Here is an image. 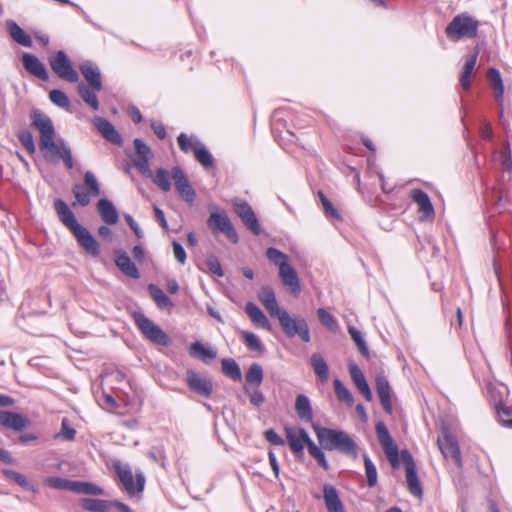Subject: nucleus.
I'll list each match as a JSON object with an SVG mask.
<instances>
[{
    "label": "nucleus",
    "mask_w": 512,
    "mask_h": 512,
    "mask_svg": "<svg viewBox=\"0 0 512 512\" xmlns=\"http://www.w3.org/2000/svg\"><path fill=\"white\" fill-rule=\"evenodd\" d=\"M334 389L337 398L340 401L346 402L348 405H352L354 402V398L352 393L345 387V385L339 380H334Z\"/></svg>",
    "instance_id": "obj_49"
},
{
    "label": "nucleus",
    "mask_w": 512,
    "mask_h": 512,
    "mask_svg": "<svg viewBox=\"0 0 512 512\" xmlns=\"http://www.w3.org/2000/svg\"><path fill=\"white\" fill-rule=\"evenodd\" d=\"M171 176L175 183V188L180 197L189 204H193L195 201L196 193L193 187L190 185L189 180L184 171L175 166L171 169Z\"/></svg>",
    "instance_id": "obj_12"
},
{
    "label": "nucleus",
    "mask_w": 512,
    "mask_h": 512,
    "mask_svg": "<svg viewBox=\"0 0 512 512\" xmlns=\"http://www.w3.org/2000/svg\"><path fill=\"white\" fill-rule=\"evenodd\" d=\"M101 90H96L92 86H87L84 83L78 84V92L83 101L88 104L94 111L99 109V102L96 93Z\"/></svg>",
    "instance_id": "obj_38"
},
{
    "label": "nucleus",
    "mask_w": 512,
    "mask_h": 512,
    "mask_svg": "<svg viewBox=\"0 0 512 512\" xmlns=\"http://www.w3.org/2000/svg\"><path fill=\"white\" fill-rule=\"evenodd\" d=\"M264 436L265 439L272 445H284V440L273 429L266 430Z\"/></svg>",
    "instance_id": "obj_64"
},
{
    "label": "nucleus",
    "mask_w": 512,
    "mask_h": 512,
    "mask_svg": "<svg viewBox=\"0 0 512 512\" xmlns=\"http://www.w3.org/2000/svg\"><path fill=\"white\" fill-rule=\"evenodd\" d=\"M32 125L40 132L39 147L44 152L46 159H51L54 156H61L62 143L59 145L54 141L55 128L52 120L44 113L35 110L31 114Z\"/></svg>",
    "instance_id": "obj_2"
},
{
    "label": "nucleus",
    "mask_w": 512,
    "mask_h": 512,
    "mask_svg": "<svg viewBox=\"0 0 512 512\" xmlns=\"http://www.w3.org/2000/svg\"><path fill=\"white\" fill-rule=\"evenodd\" d=\"M487 78L493 88L497 102L502 103L504 95V85L499 70L496 68H490L487 71Z\"/></svg>",
    "instance_id": "obj_36"
},
{
    "label": "nucleus",
    "mask_w": 512,
    "mask_h": 512,
    "mask_svg": "<svg viewBox=\"0 0 512 512\" xmlns=\"http://www.w3.org/2000/svg\"><path fill=\"white\" fill-rule=\"evenodd\" d=\"M134 319L140 331L151 342L162 346H167L169 344V337L163 332V330L158 325L154 324L144 314L135 313Z\"/></svg>",
    "instance_id": "obj_7"
},
{
    "label": "nucleus",
    "mask_w": 512,
    "mask_h": 512,
    "mask_svg": "<svg viewBox=\"0 0 512 512\" xmlns=\"http://www.w3.org/2000/svg\"><path fill=\"white\" fill-rule=\"evenodd\" d=\"M49 99L56 106L68 110L70 108V100L68 96L61 90L54 89L49 93Z\"/></svg>",
    "instance_id": "obj_50"
},
{
    "label": "nucleus",
    "mask_w": 512,
    "mask_h": 512,
    "mask_svg": "<svg viewBox=\"0 0 512 512\" xmlns=\"http://www.w3.org/2000/svg\"><path fill=\"white\" fill-rule=\"evenodd\" d=\"M233 206L235 213L239 216L244 225L255 235H259L261 232L260 225L249 203L237 198L233 201Z\"/></svg>",
    "instance_id": "obj_11"
},
{
    "label": "nucleus",
    "mask_w": 512,
    "mask_h": 512,
    "mask_svg": "<svg viewBox=\"0 0 512 512\" xmlns=\"http://www.w3.org/2000/svg\"><path fill=\"white\" fill-rule=\"evenodd\" d=\"M210 229L224 233L233 243L238 242V235L226 212H212L207 220Z\"/></svg>",
    "instance_id": "obj_10"
},
{
    "label": "nucleus",
    "mask_w": 512,
    "mask_h": 512,
    "mask_svg": "<svg viewBox=\"0 0 512 512\" xmlns=\"http://www.w3.org/2000/svg\"><path fill=\"white\" fill-rule=\"evenodd\" d=\"M407 486L411 494L417 497L422 496V488L417 477L416 468L406 470Z\"/></svg>",
    "instance_id": "obj_46"
},
{
    "label": "nucleus",
    "mask_w": 512,
    "mask_h": 512,
    "mask_svg": "<svg viewBox=\"0 0 512 512\" xmlns=\"http://www.w3.org/2000/svg\"><path fill=\"white\" fill-rule=\"evenodd\" d=\"M206 264H207L209 270L213 274L217 275L218 277H222L224 275L222 266H221L219 260L217 259V257H215L213 255L208 256L207 260H206Z\"/></svg>",
    "instance_id": "obj_61"
},
{
    "label": "nucleus",
    "mask_w": 512,
    "mask_h": 512,
    "mask_svg": "<svg viewBox=\"0 0 512 512\" xmlns=\"http://www.w3.org/2000/svg\"><path fill=\"white\" fill-rule=\"evenodd\" d=\"M97 210L106 224L115 225L118 222V212L110 200L100 199L97 203Z\"/></svg>",
    "instance_id": "obj_29"
},
{
    "label": "nucleus",
    "mask_w": 512,
    "mask_h": 512,
    "mask_svg": "<svg viewBox=\"0 0 512 512\" xmlns=\"http://www.w3.org/2000/svg\"><path fill=\"white\" fill-rule=\"evenodd\" d=\"M76 436V430L69 425V422L64 418L61 422V430L56 437L61 438L65 441H72Z\"/></svg>",
    "instance_id": "obj_58"
},
{
    "label": "nucleus",
    "mask_w": 512,
    "mask_h": 512,
    "mask_svg": "<svg viewBox=\"0 0 512 512\" xmlns=\"http://www.w3.org/2000/svg\"><path fill=\"white\" fill-rule=\"evenodd\" d=\"M322 206L327 217L333 219H340V214L338 213L337 209L333 206L330 200L324 199Z\"/></svg>",
    "instance_id": "obj_63"
},
{
    "label": "nucleus",
    "mask_w": 512,
    "mask_h": 512,
    "mask_svg": "<svg viewBox=\"0 0 512 512\" xmlns=\"http://www.w3.org/2000/svg\"><path fill=\"white\" fill-rule=\"evenodd\" d=\"M348 332H349L351 338L353 339V341L355 342V344L357 345L359 352L362 355L367 356L368 355V347L365 343L362 333L358 329H356L355 327H352V326L348 328Z\"/></svg>",
    "instance_id": "obj_55"
},
{
    "label": "nucleus",
    "mask_w": 512,
    "mask_h": 512,
    "mask_svg": "<svg viewBox=\"0 0 512 512\" xmlns=\"http://www.w3.org/2000/svg\"><path fill=\"white\" fill-rule=\"evenodd\" d=\"M411 197L418 206V211L421 214L420 220L432 222L435 218V211L428 194L421 189H414Z\"/></svg>",
    "instance_id": "obj_16"
},
{
    "label": "nucleus",
    "mask_w": 512,
    "mask_h": 512,
    "mask_svg": "<svg viewBox=\"0 0 512 512\" xmlns=\"http://www.w3.org/2000/svg\"><path fill=\"white\" fill-rule=\"evenodd\" d=\"M364 465H365L367 484L369 487H374L377 484L376 467L368 456H364Z\"/></svg>",
    "instance_id": "obj_56"
},
{
    "label": "nucleus",
    "mask_w": 512,
    "mask_h": 512,
    "mask_svg": "<svg viewBox=\"0 0 512 512\" xmlns=\"http://www.w3.org/2000/svg\"><path fill=\"white\" fill-rule=\"evenodd\" d=\"M258 300L271 317H275L283 308L279 307L274 290L270 286H263L258 292Z\"/></svg>",
    "instance_id": "obj_21"
},
{
    "label": "nucleus",
    "mask_w": 512,
    "mask_h": 512,
    "mask_svg": "<svg viewBox=\"0 0 512 512\" xmlns=\"http://www.w3.org/2000/svg\"><path fill=\"white\" fill-rule=\"evenodd\" d=\"M244 392L248 395L250 403L256 407H260L265 402V396L259 389L251 390L248 386H245Z\"/></svg>",
    "instance_id": "obj_59"
},
{
    "label": "nucleus",
    "mask_w": 512,
    "mask_h": 512,
    "mask_svg": "<svg viewBox=\"0 0 512 512\" xmlns=\"http://www.w3.org/2000/svg\"><path fill=\"white\" fill-rule=\"evenodd\" d=\"M6 26L11 38L24 47H31V37L13 20H7Z\"/></svg>",
    "instance_id": "obj_34"
},
{
    "label": "nucleus",
    "mask_w": 512,
    "mask_h": 512,
    "mask_svg": "<svg viewBox=\"0 0 512 512\" xmlns=\"http://www.w3.org/2000/svg\"><path fill=\"white\" fill-rule=\"evenodd\" d=\"M263 369L258 363H253L245 374L246 386L259 387L263 382Z\"/></svg>",
    "instance_id": "obj_39"
},
{
    "label": "nucleus",
    "mask_w": 512,
    "mask_h": 512,
    "mask_svg": "<svg viewBox=\"0 0 512 512\" xmlns=\"http://www.w3.org/2000/svg\"><path fill=\"white\" fill-rule=\"evenodd\" d=\"M241 335L249 350L256 351L260 354L264 353V346L254 333L242 331Z\"/></svg>",
    "instance_id": "obj_48"
},
{
    "label": "nucleus",
    "mask_w": 512,
    "mask_h": 512,
    "mask_svg": "<svg viewBox=\"0 0 512 512\" xmlns=\"http://www.w3.org/2000/svg\"><path fill=\"white\" fill-rule=\"evenodd\" d=\"M245 312L256 326L271 331V323L263 311L256 304L253 302H248L245 306Z\"/></svg>",
    "instance_id": "obj_32"
},
{
    "label": "nucleus",
    "mask_w": 512,
    "mask_h": 512,
    "mask_svg": "<svg viewBox=\"0 0 512 512\" xmlns=\"http://www.w3.org/2000/svg\"><path fill=\"white\" fill-rule=\"evenodd\" d=\"M93 124L107 141L118 146L122 144L121 135L108 120L102 117H96L93 120Z\"/></svg>",
    "instance_id": "obj_22"
},
{
    "label": "nucleus",
    "mask_w": 512,
    "mask_h": 512,
    "mask_svg": "<svg viewBox=\"0 0 512 512\" xmlns=\"http://www.w3.org/2000/svg\"><path fill=\"white\" fill-rule=\"evenodd\" d=\"M286 436L289 446L295 454H302L304 447L307 446L311 441V438L309 437L308 433L303 428L286 429Z\"/></svg>",
    "instance_id": "obj_19"
},
{
    "label": "nucleus",
    "mask_w": 512,
    "mask_h": 512,
    "mask_svg": "<svg viewBox=\"0 0 512 512\" xmlns=\"http://www.w3.org/2000/svg\"><path fill=\"white\" fill-rule=\"evenodd\" d=\"M18 139L28 153L33 154L36 151L34 139L29 131H23L18 135Z\"/></svg>",
    "instance_id": "obj_60"
},
{
    "label": "nucleus",
    "mask_w": 512,
    "mask_h": 512,
    "mask_svg": "<svg viewBox=\"0 0 512 512\" xmlns=\"http://www.w3.org/2000/svg\"><path fill=\"white\" fill-rule=\"evenodd\" d=\"M189 354L200 359L204 363H208L217 356V352L209 347H205L201 342H194L189 348Z\"/></svg>",
    "instance_id": "obj_35"
},
{
    "label": "nucleus",
    "mask_w": 512,
    "mask_h": 512,
    "mask_svg": "<svg viewBox=\"0 0 512 512\" xmlns=\"http://www.w3.org/2000/svg\"><path fill=\"white\" fill-rule=\"evenodd\" d=\"M279 277L284 287H286V289L291 294L295 296H298L300 294V279L298 277L296 270L291 266L290 263L285 266L282 265L281 269H279Z\"/></svg>",
    "instance_id": "obj_17"
},
{
    "label": "nucleus",
    "mask_w": 512,
    "mask_h": 512,
    "mask_svg": "<svg viewBox=\"0 0 512 512\" xmlns=\"http://www.w3.org/2000/svg\"><path fill=\"white\" fill-rule=\"evenodd\" d=\"M376 433L378 440L391 466L393 468H399L400 460L398 447L394 443L386 425L383 422H378L376 424Z\"/></svg>",
    "instance_id": "obj_9"
},
{
    "label": "nucleus",
    "mask_w": 512,
    "mask_h": 512,
    "mask_svg": "<svg viewBox=\"0 0 512 512\" xmlns=\"http://www.w3.org/2000/svg\"><path fill=\"white\" fill-rule=\"evenodd\" d=\"M135 156L132 159L134 166L144 175L152 176L149 166L151 158L150 147L141 139L134 140Z\"/></svg>",
    "instance_id": "obj_13"
},
{
    "label": "nucleus",
    "mask_w": 512,
    "mask_h": 512,
    "mask_svg": "<svg viewBox=\"0 0 512 512\" xmlns=\"http://www.w3.org/2000/svg\"><path fill=\"white\" fill-rule=\"evenodd\" d=\"M171 172H168L164 168H158L156 170L155 176L153 178V182L157 185L162 191L168 192L171 190V182H170Z\"/></svg>",
    "instance_id": "obj_44"
},
{
    "label": "nucleus",
    "mask_w": 512,
    "mask_h": 512,
    "mask_svg": "<svg viewBox=\"0 0 512 512\" xmlns=\"http://www.w3.org/2000/svg\"><path fill=\"white\" fill-rule=\"evenodd\" d=\"M54 208L60 221L71 231H75L81 225L78 223L74 213L69 206L61 199L54 201Z\"/></svg>",
    "instance_id": "obj_23"
},
{
    "label": "nucleus",
    "mask_w": 512,
    "mask_h": 512,
    "mask_svg": "<svg viewBox=\"0 0 512 512\" xmlns=\"http://www.w3.org/2000/svg\"><path fill=\"white\" fill-rule=\"evenodd\" d=\"M23 65L29 73L36 76L37 78L43 81H47L49 79V75L45 66L36 56L29 53H24Z\"/></svg>",
    "instance_id": "obj_26"
},
{
    "label": "nucleus",
    "mask_w": 512,
    "mask_h": 512,
    "mask_svg": "<svg viewBox=\"0 0 512 512\" xmlns=\"http://www.w3.org/2000/svg\"><path fill=\"white\" fill-rule=\"evenodd\" d=\"M376 388L384 411L392 414L391 389L388 380L383 376L377 377Z\"/></svg>",
    "instance_id": "obj_27"
},
{
    "label": "nucleus",
    "mask_w": 512,
    "mask_h": 512,
    "mask_svg": "<svg viewBox=\"0 0 512 512\" xmlns=\"http://www.w3.org/2000/svg\"><path fill=\"white\" fill-rule=\"evenodd\" d=\"M3 474L25 489H31L30 481L23 474L13 470H3Z\"/></svg>",
    "instance_id": "obj_57"
},
{
    "label": "nucleus",
    "mask_w": 512,
    "mask_h": 512,
    "mask_svg": "<svg viewBox=\"0 0 512 512\" xmlns=\"http://www.w3.org/2000/svg\"><path fill=\"white\" fill-rule=\"evenodd\" d=\"M323 499L327 512H345L337 489L331 484L323 486Z\"/></svg>",
    "instance_id": "obj_25"
},
{
    "label": "nucleus",
    "mask_w": 512,
    "mask_h": 512,
    "mask_svg": "<svg viewBox=\"0 0 512 512\" xmlns=\"http://www.w3.org/2000/svg\"><path fill=\"white\" fill-rule=\"evenodd\" d=\"M115 470L124 486L125 491L130 496H133L136 493H140L144 490L146 480L143 472L137 471L134 479V475L129 466H122L117 464L115 465Z\"/></svg>",
    "instance_id": "obj_6"
},
{
    "label": "nucleus",
    "mask_w": 512,
    "mask_h": 512,
    "mask_svg": "<svg viewBox=\"0 0 512 512\" xmlns=\"http://www.w3.org/2000/svg\"><path fill=\"white\" fill-rule=\"evenodd\" d=\"M78 244L91 256L97 257L100 249L97 241L92 234L83 226L78 227L72 232Z\"/></svg>",
    "instance_id": "obj_18"
},
{
    "label": "nucleus",
    "mask_w": 512,
    "mask_h": 512,
    "mask_svg": "<svg viewBox=\"0 0 512 512\" xmlns=\"http://www.w3.org/2000/svg\"><path fill=\"white\" fill-rule=\"evenodd\" d=\"M80 71L88 84L96 90H102L101 74L97 66L91 62L80 65Z\"/></svg>",
    "instance_id": "obj_31"
},
{
    "label": "nucleus",
    "mask_w": 512,
    "mask_h": 512,
    "mask_svg": "<svg viewBox=\"0 0 512 512\" xmlns=\"http://www.w3.org/2000/svg\"><path fill=\"white\" fill-rule=\"evenodd\" d=\"M73 492L85 495L99 496L104 494V490L99 486L83 481H74Z\"/></svg>",
    "instance_id": "obj_43"
},
{
    "label": "nucleus",
    "mask_w": 512,
    "mask_h": 512,
    "mask_svg": "<svg viewBox=\"0 0 512 512\" xmlns=\"http://www.w3.org/2000/svg\"><path fill=\"white\" fill-rule=\"evenodd\" d=\"M172 246H173V253H174L175 259L181 265H184L186 262L187 256H186V252H185L183 246L180 243H178L177 241H173Z\"/></svg>",
    "instance_id": "obj_62"
},
{
    "label": "nucleus",
    "mask_w": 512,
    "mask_h": 512,
    "mask_svg": "<svg viewBox=\"0 0 512 512\" xmlns=\"http://www.w3.org/2000/svg\"><path fill=\"white\" fill-rule=\"evenodd\" d=\"M266 257L270 262L277 265L279 269H281L282 265L285 266L289 264L288 255L273 247L267 249Z\"/></svg>",
    "instance_id": "obj_47"
},
{
    "label": "nucleus",
    "mask_w": 512,
    "mask_h": 512,
    "mask_svg": "<svg viewBox=\"0 0 512 512\" xmlns=\"http://www.w3.org/2000/svg\"><path fill=\"white\" fill-rule=\"evenodd\" d=\"M478 22L467 14L454 17L446 28V34L451 39L474 37L477 33Z\"/></svg>",
    "instance_id": "obj_5"
},
{
    "label": "nucleus",
    "mask_w": 512,
    "mask_h": 512,
    "mask_svg": "<svg viewBox=\"0 0 512 512\" xmlns=\"http://www.w3.org/2000/svg\"><path fill=\"white\" fill-rule=\"evenodd\" d=\"M49 64L53 72L61 79L70 83H76L79 80L78 73L72 67L70 60L64 51H58L49 58Z\"/></svg>",
    "instance_id": "obj_8"
},
{
    "label": "nucleus",
    "mask_w": 512,
    "mask_h": 512,
    "mask_svg": "<svg viewBox=\"0 0 512 512\" xmlns=\"http://www.w3.org/2000/svg\"><path fill=\"white\" fill-rule=\"evenodd\" d=\"M274 318L279 324L288 338L299 336L303 342H310V330L307 321L301 317H292L285 309L279 312Z\"/></svg>",
    "instance_id": "obj_3"
},
{
    "label": "nucleus",
    "mask_w": 512,
    "mask_h": 512,
    "mask_svg": "<svg viewBox=\"0 0 512 512\" xmlns=\"http://www.w3.org/2000/svg\"><path fill=\"white\" fill-rule=\"evenodd\" d=\"M115 255V264L119 268V270L125 274L126 276L133 278V279H139L140 278V272L136 265L132 262L130 257L125 251L122 250H116L114 252Z\"/></svg>",
    "instance_id": "obj_24"
},
{
    "label": "nucleus",
    "mask_w": 512,
    "mask_h": 512,
    "mask_svg": "<svg viewBox=\"0 0 512 512\" xmlns=\"http://www.w3.org/2000/svg\"><path fill=\"white\" fill-rule=\"evenodd\" d=\"M295 411L297 416L306 423H312L313 410L310 399L304 395L299 394L295 399Z\"/></svg>",
    "instance_id": "obj_33"
},
{
    "label": "nucleus",
    "mask_w": 512,
    "mask_h": 512,
    "mask_svg": "<svg viewBox=\"0 0 512 512\" xmlns=\"http://www.w3.org/2000/svg\"><path fill=\"white\" fill-rule=\"evenodd\" d=\"M478 52H474L465 58V63L459 78L461 87L469 90L471 86V77L477 63Z\"/></svg>",
    "instance_id": "obj_30"
},
{
    "label": "nucleus",
    "mask_w": 512,
    "mask_h": 512,
    "mask_svg": "<svg viewBox=\"0 0 512 512\" xmlns=\"http://www.w3.org/2000/svg\"><path fill=\"white\" fill-rule=\"evenodd\" d=\"M81 505L84 509L90 512H108L112 507L111 501L92 498L82 499Z\"/></svg>",
    "instance_id": "obj_40"
},
{
    "label": "nucleus",
    "mask_w": 512,
    "mask_h": 512,
    "mask_svg": "<svg viewBox=\"0 0 512 512\" xmlns=\"http://www.w3.org/2000/svg\"><path fill=\"white\" fill-rule=\"evenodd\" d=\"M194 154L203 167L208 168L212 166L213 157L202 143H194Z\"/></svg>",
    "instance_id": "obj_45"
},
{
    "label": "nucleus",
    "mask_w": 512,
    "mask_h": 512,
    "mask_svg": "<svg viewBox=\"0 0 512 512\" xmlns=\"http://www.w3.org/2000/svg\"><path fill=\"white\" fill-rule=\"evenodd\" d=\"M310 363L320 381L326 382L329 377V368L323 356L320 353H313Z\"/></svg>",
    "instance_id": "obj_37"
},
{
    "label": "nucleus",
    "mask_w": 512,
    "mask_h": 512,
    "mask_svg": "<svg viewBox=\"0 0 512 512\" xmlns=\"http://www.w3.org/2000/svg\"><path fill=\"white\" fill-rule=\"evenodd\" d=\"M177 142L180 150L184 153H188L191 150L194 151V143H201L197 137H188V135L183 132L177 137Z\"/></svg>",
    "instance_id": "obj_54"
},
{
    "label": "nucleus",
    "mask_w": 512,
    "mask_h": 512,
    "mask_svg": "<svg viewBox=\"0 0 512 512\" xmlns=\"http://www.w3.org/2000/svg\"><path fill=\"white\" fill-rule=\"evenodd\" d=\"M73 195L76 201L72 204L76 206L79 204L86 207L90 204V197H97L100 195V185L94 173L86 171L84 174V186L76 184L72 188Z\"/></svg>",
    "instance_id": "obj_4"
},
{
    "label": "nucleus",
    "mask_w": 512,
    "mask_h": 512,
    "mask_svg": "<svg viewBox=\"0 0 512 512\" xmlns=\"http://www.w3.org/2000/svg\"><path fill=\"white\" fill-rule=\"evenodd\" d=\"M317 315L321 324L324 325L326 328H328L331 331H336L338 329L337 320L324 308H319L317 310Z\"/></svg>",
    "instance_id": "obj_53"
},
{
    "label": "nucleus",
    "mask_w": 512,
    "mask_h": 512,
    "mask_svg": "<svg viewBox=\"0 0 512 512\" xmlns=\"http://www.w3.org/2000/svg\"><path fill=\"white\" fill-rule=\"evenodd\" d=\"M45 484L54 489L73 491L74 481H70L61 477H48Z\"/></svg>",
    "instance_id": "obj_52"
},
{
    "label": "nucleus",
    "mask_w": 512,
    "mask_h": 512,
    "mask_svg": "<svg viewBox=\"0 0 512 512\" xmlns=\"http://www.w3.org/2000/svg\"><path fill=\"white\" fill-rule=\"evenodd\" d=\"M222 372L234 381L241 379L242 374L239 365L232 358H225L221 361Z\"/></svg>",
    "instance_id": "obj_42"
},
{
    "label": "nucleus",
    "mask_w": 512,
    "mask_h": 512,
    "mask_svg": "<svg viewBox=\"0 0 512 512\" xmlns=\"http://www.w3.org/2000/svg\"><path fill=\"white\" fill-rule=\"evenodd\" d=\"M349 372H350L351 378H352L355 386L359 390V392L363 395V397L367 401H371L372 400V392L370 390V387H369L361 369L356 364H351L349 366Z\"/></svg>",
    "instance_id": "obj_28"
},
{
    "label": "nucleus",
    "mask_w": 512,
    "mask_h": 512,
    "mask_svg": "<svg viewBox=\"0 0 512 512\" xmlns=\"http://www.w3.org/2000/svg\"><path fill=\"white\" fill-rule=\"evenodd\" d=\"M186 383L190 390L200 396L209 397L212 393V382L205 376H202L193 370H188L186 372Z\"/></svg>",
    "instance_id": "obj_15"
},
{
    "label": "nucleus",
    "mask_w": 512,
    "mask_h": 512,
    "mask_svg": "<svg viewBox=\"0 0 512 512\" xmlns=\"http://www.w3.org/2000/svg\"><path fill=\"white\" fill-rule=\"evenodd\" d=\"M318 442L325 450H337L345 455L357 457V445L346 432L313 425Z\"/></svg>",
    "instance_id": "obj_1"
},
{
    "label": "nucleus",
    "mask_w": 512,
    "mask_h": 512,
    "mask_svg": "<svg viewBox=\"0 0 512 512\" xmlns=\"http://www.w3.org/2000/svg\"><path fill=\"white\" fill-rule=\"evenodd\" d=\"M29 420L23 415L12 411H0V425L15 431H22L29 426Z\"/></svg>",
    "instance_id": "obj_20"
},
{
    "label": "nucleus",
    "mask_w": 512,
    "mask_h": 512,
    "mask_svg": "<svg viewBox=\"0 0 512 512\" xmlns=\"http://www.w3.org/2000/svg\"><path fill=\"white\" fill-rule=\"evenodd\" d=\"M438 446L445 458H451L458 467L461 466L458 443L447 429L443 430L442 437L438 438Z\"/></svg>",
    "instance_id": "obj_14"
},
{
    "label": "nucleus",
    "mask_w": 512,
    "mask_h": 512,
    "mask_svg": "<svg viewBox=\"0 0 512 512\" xmlns=\"http://www.w3.org/2000/svg\"><path fill=\"white\" fill-rule=\"evenodd\" d=\"M149 293L157 304V306L161 309L172 308L173 303L170 298L155 284H150L148 286Z\"/></svg>",
    "instance_id": "obj_41"
},
{
    "label": "nucleus",
    "mask_w": 512,
    "mask_h": 512,
    "mask_svg": "<svg viewBox=\"0 0 512 512\" xmlns=\"http://www.w3.org/2000/svg\"><path fill=\"white\" fill-rule=\"evenodd\" d=\"M309 454L317 461V463L324 469H329V464L325 458L323 451L311 440L307 445Z\"/></svg>",
    "instance_id": "obj_51"
}]
</instances>
